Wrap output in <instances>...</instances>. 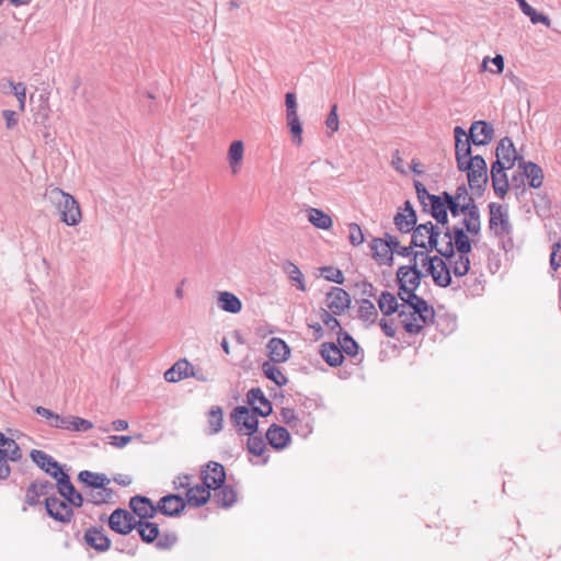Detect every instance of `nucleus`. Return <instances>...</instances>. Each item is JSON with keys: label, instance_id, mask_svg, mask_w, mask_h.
<instances>
[{"label": "nucleus", "instance_id": "47", "mask_svg": "<svg viewBox=\"0 0 561 561\" xmlns=\"http://www.w3.org/2000/svg\"><path fill=\"white\" fill-rule=\"evenodd\" d=\"M339 346L342 354L345 353L350 357H356L358 355L359 346L356 341L346 332H341L339 335Z\"/></svg>", "mask_w": 561, "mask_h": 561}, {"label": "nucleus", "instance_id": "45", "mask_svg": "<svg viewBox=\"0 0 561 561\" xmlns=\"http://www.w3.org/2000/svg\"><path fill=\"white\" fill-rule=\"evenodd\" d=\"M516 1L518 2L522 12L530 19L533 24L542 23L548 27L551 25L549 16L538 13L530 4L526 2V0Z\"/></svg>", "mask_w": 561, "mask_h": 561}, {"label": "nucleus", "instance_id": "8", "mask_svg": "<svg viewBox=\"0 0 561 561\" xmlns=\"http://www.w3.org/2000/svg\"><path fill=\"white\" fill-rule=\"evenodd\" d=\"M45 506L51 518L61 523H69L71 520L73 512L66 501L50 496L45 500Z\"/></svg>", "mask_w": 561, "mask_h": 561}, {"label": "nucleus", "instance_id": "55", "mask_svg": "<svg viewBox=\"0 0 561 561\" xmlns=\"http://www.w3.org/2000/svg\"><path fill=\"white\" fill-rule=\"evenodd\" d=\"M9 88L11 89V92L15 95V98L19 101V108L20 111L25 110V101H26V87L22 82L14 83L12 81H9Z\"/></svg>", "mask_w": 561, "mask_h": 561}, {"label": "nucleus", "instance_id": "13", "mask_svg": "<svg viewBox=\"0 0 561 561\" xmlns=\"http://www.w3.org/2000/svg\"><path fill=\"white\" fill-rule=\"evenodd\" d=\"M445 231L435 228V241H432L431 248L435 249L442 256L450 257L454 254L453 229L443 226Z\"/></svg>", "mask_w": 561, "mask_h": 561}, {"label": "nucleus", "instance_id": "49", "mask_svg": "<svg viewBox=\"0 0 561 561\" xmlns=\"http://www.w3.org/2000/svg\"><path fill=\"white\" fill-rule=\"evenodd\" d=\"M415 289L416 288H409L407 286L399 285V297L401 298L402 301L407 304L405 307L417 305L425 309L426 301L419 297L417 295H415Z\"/></svg>", "mask_w": 561, "mask_h": 561}, {"label": "nucleus", "instance_id": "63", "mask_svg": "<svg viewBox=\"0 0 561 561\" xmlns=\"http://www.w3.org/2000/svg\"><path fill=\"white\" fill-rule=\"evenodd\" d=\"M550 266L553 271L561 267V242H554L550 254Z\"/></svg>", "mask_w": 561, "mask_h": 561}, {"label": "nucleus", "instance_id": "48", "mask_svg": "<svg viewBox=\"0 0 561 561\" xmlns=\"http://www.w3.org/2000/svg\"><path fill=\"white\" fill-rule=\"evenodd\" d=\"M136 527L138 528L141 539L146 542H152L159 536V527L154 523L139 520Z\"/></svg>", "mask_w": 561, "mask_h": 561}, {"label": "nucleus", "instance_id": "50", "mask_svg": "<svg viewBox=\"0 0 561 561\" xmlns=\"http://www.w3.org/2000/svg\"><path fill=\"white\" fill-rule=\"evenodd\" d=\"M453 197L461 206V213L469 210L471 207H478L465 186H459Z\"/></svg>", "mask_w": 561, "mask_h": 561}, {"label": "nucleus", "instance_id": "24", "mask_svg": "<svg viewBox=\"0 0 561 561\" xmlns=\"http://www.w3.org/2000/svg\"><path fill=\"white\" fill-rule=\"evenodd\" d=\"M267 351L271 362L284 363L290 355V348L285 341L272 337L267 343Z\"/></svg>", "mask_w": 561, "mask_h": 561}, {"label": "nucleus", "instance_id": "3", "mask_svg": "<svg viewBox=\"0 0 561 561\" xmlns=\"http://www.w3.org/2000/svg\"><path fill=\"white\" fill-rule=\"evenodd\" d=\"M259 412L247 407H237L231 413V421L237 427L238 432L244 435H253L259 425Z\"/></svg>", "mask_w": 561, "mask_h": 561}, {"label": "nucleus", "instance_id": "22", "mask_svg": "<svg viewBox=\"0 0 561 561\" xmlns=\"http://www.w3.org/2000/svg\"><path fill=\"white\" fill-rule=\"evenodd\" d=\"M130 508L140 518H152L158 512V504L153 505L152 502L145 496H134L130 500Z\"/></svg>", "mask_w": 561, "mask_h": 561}, {"label": "nucleus", "instance_id": "33", "mask_svg": "<svg viewBox=\"0 0 561 561\" xmlns=\"http://www.w3.org/2000/svg\"><path fill=\"white\" fill-rule=\"evenodd\" d=\"M244 154V146L241 140H234L231 142L228 149V163L233 174H237L241 169V163Z\"/></svg>", "mask_w": 561, "mask_h": 561}, {"label": "nucleus", "instance_id": "29", "mask_svg": "<svg viewBox=\"0 0 561 561\" xmlns=\"http://www.w3.org/2000/svg\"><path fill=\"white\" fill-rule=\"evenodd\" d=\"M320 354L324 362L332 367L340 366L344 359L340 346L330 342L321 344Z\"/></svg>", "mask_w": 561, "mask_h": 561}, {"label": "nucleus", "instance_id": "58", "mask_svg": "<svg viewBox=\"0 0 561 561\" xmlns=\"http://www.w3.org/2000/svg\"><path fill=\"white\" fill-rule=\"evenodd\" d=\"M321 275L327 280L334 282L336 284H343V282H344L343 273L339 268H334L331 266L322 267Z\"/></svg>", "mask_w": 561, "mask_h": 561}, {"label": "nucleus", "instance_id": "54", "mask_svg": "<svg viewBox=\"0 0 561 561\" xmlns=\"http://www.w3.org/2000/svg\"><path fill=\"white\" fill-rule=\"evenodd\" d=\"M47 484L45 483H32L26 493V502L30 505H35L38 502L39 495L45 494Z\"/></svg>", "mask_w": 561, "mask_h": 561}, {"label": "nucleus", "instance_id": "2", "mask_svg": "<svg viewBox=\"0 0 561 561\" xmlns=\"http://www.w3.org/2000/svg\"><path fill=\"white\" fill-rule=\"evenodd\" d=\"M401 307L402 308L399 311L400 321L404 330L411 334L419 333L423 325L433 319V310L430 308L427 302H425V309L417 305L410 307L402 305Z\"/></svg>", "mask_w": 561, "mask_h": 561}, {"label": "nucleus", "instance_id": "4", "mask_svg": "<svg viewBox=\"0 0 561 561\" xmlns=\"http://www.w3.org/2000/svg\"><path fill=\"white\" fill-rule=\"evenodd\" d=\"M490 220L489 228L497 237H505L512 232V225L507 211L496 203L489 205Z\"/></svg>", "mask_w": 561, "mask_h": 561}, {"label": "nucleus", "instance_id": "36", "mask_svg": "<svg viewBox=\"0 0 561 561\" xmlns=\"http://www.w3.org/2000/svg\"><path fill=\"white\" fill-rule=\"evenodd\" d=\"M282 268L289 278V280L293 283V285H295L298 290H307L305 276L300 268L295 263H293L291 261H285L282 265Z\"/></svg>", "mask_w": 561, "mask_h": 561}, {"label": "nucleus", "instance_id": "7", "mask_svg": "<svg viewBox=\"0 0 561 561\" xmlns=\"http://www.w3.org/2000/svg\"><path fill=\"white\" fill-rule=\"evenodd\" d=\"M108 525L117 534L127 535L137 526V520L133 514L126 510H115L110 518Z\"/></svg>", "mask_w": 561, "mask_h": 561}, {"label": "nucleus", "instance_id": "23", "mask_svg": "<svg viewBox=\"0 0 561 561\" xmlns=\"http://www.w3.org/2000/svg\"><path fill=\"white\" fill-rule=\"evenodd\" d=\"M266 439L273 448L280 450L289 444L290 435L285 427L273 424L266 432Z\"/></svg>", "mask_w": 561, "mask_h": 561}, {"label": "nucleus", "instance_id": "40", "mask_svg": "<svg viewBox=\"0 0 561 561\" xmlns=\"http://www.w3.org/2000/svg\"><path fill=\"white\" fill-rule=\"evenodd\" d=\"M78 479L91 489H96L110 484L111 480L104 473H94L83 470L79 473Z\"/></svg>", "mask_w": 561, "mask_h": 561}, {"label": "nucleus", "instance_id": "26", "mask_svg": "<svg viewBox=\"0 0 561 561\" xmlns=\"http://www.w3.org/2000/svg\"><path fill=\"white\" fill-rule=\"evenodd\" d=\"M210 489L204 483L191 486L186 491L187 504L194 507H201L205 505L210 499Z\"/></svg>", "mask_w": 561, "mask_h": 561}, {"label": "nucleus", "instance_id": "25", "mask_svg": "<svg viewBox=\"0 0 561 561\" xmlns=\"http://www.w3.org/2000/svg\"><path fill=\"white\" fill-rule=\"evenodd\" d=\"M248 402L261 416H267L272 412L271 402L264 397L262 390L259 388L251 389L248 392Z\"/></svg>", "mask_w": 561, "mask_h": 561}, {"label": "nucleus", "instance_id": "59", "mask_svg": "<svg viewBox=\"0 0 561 561\" xmlns=\"http://www.w3.org/2000/svg\"><path fill=\"white\" fill-rule=\"evenodd\" d=\"M320 319L324 323V325L331 331L339 330V334L342 332L340 322L337 319L331 314L328 310L322 309L320 312Z\"/></svg>", "mask_w": 561, "mask_h": 561}, {"label": "nucleus", "instance_id": "44", "mask_svg": "<svg viewBox=\"0 0 561 561\" xmlns=\"http://www.w3.org/2000/svg\"><path fill=\"white\" fill-rule=\"evenodd\" d=\"M262 370L266 378L274 381L277 386H284L287 383L286 376L282 373L276 363L274 362H265L262 365Z\"/></svg>", "mask_w": 561, "mask_h": 561}, {"label": "nucleus", "instance_id": "34", "mask_svg": "<svg viewBox=\"0 0 561 561\" xmlns=\"http://www.w3.org/2000/svg\"><path fill=\"white\" fill-rule=\"evenodd\" d=\"M217 302L218 307L226 312L238 313L242 309L241 300L229 291H219Z\"/></svg>", "mask_w": 561, "mask_h": 561}, {"label": "nucleus", "instance_id": "57", "mask_svg": "<svg viewBox=\"0 0 561 561\" xmlns=\"http://www.w3.org/2000/svg\"><path fill=\"white\" fill-rule=\"evenodd\" d=\"M414 187L416 191L417 198L422 204L424 210H427L428 202H431V197H435L436 195L430 194L423 183L420 181L414 182Z\"/></svg>", "mask_w": 561, "mask_h": 561}, {"label": "nucleus", "instance_id": "6", "mask_svg": "<svg viewBox=\"0 0 561 561\" xmlns=\"http://www.w3.org/2000/svg\"><path fill=\"white\" fill-rule=\"evenodd\" d=\"M201 480L210 490H217L226 481L224 466L216 461H209L201 470Z\"/></svg>", "mask_w": 561, "mask_h": 561}, {"label": "nucleus", "instance_id": "56", "mask_svg": "<svg viewBox=\"0 0 561 561\" xmlns=\"http://www.w3.org/2000/svg\"><path fill=\"white\" fill-rule=\"evenodd\" d=\"M248 450L255 456H262L266 450L263 437L251 435L248 439Z\"/></svg>", "mask_w": 561, "mask_h": 561}, {"label": "nucleus", "instance_id": "38", "mask_svg": "<svg viewBox=\"0 0 561 561\" xmlns=\"http://www.w3.org/2000/svg\"><path fill=\"white\" fill-rule=\"evenodd\" d=\"M214 491V501L221 507L228 508L232 506L237 501V494L230 485L222 484L220 488Z\"/></svg>", "mask_w": 561, "mask_h": 561}, {"label": "nucleus", "instance_id": "43", "mask_svg": "<svg viewBox=\"0 0 561 561\" xmlns=\"http://www.w3.org/2000/svg\"><path fill=\"white\" fill-rule=\"evenodd\" d=\"M393 220L399 231L408 233L415 227L416 214L415 211H411L410 214L398 211Z\"/></svg>", "mask_w": 561, "mask_h": 561}, {"label": "nucleus", "instance_id": "27", "mask_svg": "<svg viewBox=\"0 0 561 561\" xmlns=\"http://www.w3.org/2000/svg\"><path fill=\"white\" fill-rule=\"evenodd\" d=\"M427 204V209L430 210L431 215L437 220L438 224L446 226L448 224V215L444 193L442 195L431 197V202H428Z\"/></svg>", "mask_w": 561, "mask_h": 561}, {"label": "nucleus", "instance_id": "62", "mask_svg": "<svg viewBox=\"0 0 561 561\" xmlns=\"http://www.w3.org/2000/svg\"><path fill=\"white\" fill-rule=\"evenodd\" d=\"M356 288L358 289V293L362 298H373L376 296V288L373 286L371 283L367 280H362L356 283Z\"/></svg>", "mask_w": 561, "mask_h": 561}, {"label": "nucleus", "instance_id": "28", "mask_svg": "<svg viewBox=\"0 0 561 561\" xmlns=\"http://www.w3.org/2000/svg\"><path fill=\"white\" fill-rule=\"evenodd\" d=\"M84 540L88 546L101 552L106 551L111 546V540L98 528L88 529L84 534Z\"/></svg>", "mask_w": 561, "mask_h": 561}, {"label": "nucleus", "instance_id": "15", "mask_svg": "<svg viewBox=\"0 0 561 561\" xmlns=\"http://www.w3.org/2000/svg\"><path fill=\"white\" fill-rule=\"evenodd\" d=\"M426 275L433 277L434 283L440 287H447L451 284L450 270L447 268V263L442 257L434 256V262L427 267Z\"/></svg>", "mask_w": 561, "mask_h": 561}, {"label": "nucleus", "instance_id": "51", "mask_svg": "<svg viewBox=\"0 0 561 561\" xmlns=\"http://www.w3.org/2000/svg\"><path fill=\"white\" fill-rule=\"evenodd\" d=\"M287 125L293 134L294 141L300 146L302 142V127L297 113L286 114Z\"/></svg>", "mask_w": 561, "mask_h": 561}, {"label": "nucleus", "instance_id": "18", "mask_svg": "<svg viewBox=\"0 0 561 561\" xmlns=\"http://www.w3.org/2000/svg\"><path fill=\"white\" fill-rule=\"evenodd\" d=\"M495 154L496 158L504 161L508 168H513L515 162L519 163V159H523V157L517 154L514 144L508 137H504L500 140Z\"/></svg>", "mask_w": 561, "mask_h": 561}, {"label": "nucleus", "instance_id": "1", "mask_svg": "<svg viewBox=\"0 0 561 561\" xmlns=\"http://www.w3.org/2000/svg\"><path fill=\"white\" fill-rule=\"evenodd\" d=\"M45 198L57 209L61 221L66 225L77 226L81 221L80 206L72 195L59 187H50L46 191Z\"/></svg>", "mask_w": 561, "mask_h": 561}, {"label": "nucleus", "instance_id": "5", "mask_svg": "<svg viewBox=\"0 0 561 561\" xmlns=\"http://www.w3.org/2000/svg\"><path fill=\"white\" fill-rule=\"evenodd\" d=\"M471 165L467 176L471 190H482L488 182V165L480 154L470 158Z\"/></svg>", "mask_w": 561, "mask_h": 561}, {"label": "nucleus", "instance_id": "20", "mask_svg": "<svg viewBox=\"0 0 561 561\" xmlns=\"http://www.w3.org/2000/svg\"><path fill=\"white\" fill-rule=\"evenodd\" d=\"M190 375H194L193 365L186 358H181L164 373V379L168 382H178L190 378Z\"/></svg>", "mask_w": 561, "mask_h": 561}, {"label": "nucleus", "instance_id": "41", "mask_svg": "<svg viewBox=\"0 0 561 561\" xmlns=\"http://www.w3.org/2000/svg\"><path fill=\"white\" fill-rule=\"evenodd\" d=\"M358 304V318L369 324L375 323L378 317L375 305L367 298H360Z\"/></svg>", "mask_w": 561, "mask_h": 561}, {"label": "nucleus", "instance_id": "31", "mask_svg": "<svg viewBox=\"0 0 561 561\" xmlns=\"http://www.w3.org/2000/svg\"><path fill=\"white\" fill-rule=\"evenodd\" d=\"M0 456L8 461H19L22 458L18 443L0 433Z\"/></svg>", "mask_w": 561, "mask_h": 561}, {"label": "nucleus", "instance_id": "30", "mask_svg": "<svg viewBox=\"0 0 561 561\" xmlns=\"http://www.w3.org/2000/svg\"><path fill=\"white\" fill-rule=\"evenodd\" d=\"M447 260V268L450 270V274L453 273L456 277L465 276L470 270V259L467 254L456 255L455 253L450 257H445Z\"/></svg>", "mask_w": 561, "mask_h": 561}, {"label": "nucleus", "instance_id": "35", "mask_svg": "<svg viewBox=\"0 0 561 561\" xmlns=\"http://www.w3.org/2000/svg\"><path fill=\"white\" fill-rule=\"evenodd\" d=\"M306 213L308 221L318 229L329 230L333 225L331 216L319 208L309 207Z\"/></svg>", "mask_w": 561, "mask_h": 561}, {"label": "nucleus", "instance_id": "37", "mask_svg": "<svg viewBox=\"0 0 561 561\" xmlns=\"http://www.w3.org/2000/svg\"><path fill=\"white\" fill-rule=\"evenodd\" d=\"M465 215L462 220L463 227L467 232L471 236H477L481 230V220H480V211L478 207H471L467 211H462Z\"/></svg>", "mask_w": 561, "mask_h": 561}, {"label": "nucleus", "instance_id": "12", "mask_svg": "<svg viewBox=\"0 0 561 561\" xmlns=\"http://www.w3.org/2000/svg\"><path fill=\"white\" fill-rule=\"evenodd\" d=\"M31 458L42 470L56 480L65 473L59 463L50 455L42 450L33 449Z\"/></svg>", "mask_w": 561, "mask_h": 561}, {"label": "nucleus", "instance_id": "14", "mask_svg": "<svg viewBox=\"0 0 561 561\" xmlns=\"http://www.w3.org/2000/svg\"><path fill=\"white\" fill-rule=\"evenodd\" d=\"M412 231L413 247L430 249L432 241H435V226L431 221L414 227Z\"/></svg>", "mask_w": 561, "mask_h": 561}, {"label": "nucleus", "instance_id": "60", "mask_svg": "<svg viewBox=\"0 0 561 561\" xmlns=\"http://www.w3.org/2000/svg\"><path fill=\"white\" fill-rule=\"evenodd\" d=\"M431 262H434V256L433 257L430 256L425 251H415L413 253V265L412 266H415L416 268H419V265H420L427 270V267L431 266Z\"/></svg>", "mask_w": 561, "mask_h": 561}, {"label": "nucleus", "instance_id": "9", "mask_svg": "<svg viewBox=\"0 0 561 561\" xmlns=\"http://www.w3.org/2000/svg\"><path fill=\"white\" fill-rule=\"evenodd\" d=\"M325 304L333 314H341L350 307L351 298L343 288L332 287L327 294Z\"/></svg>", "mask_w": 561, "mask_h": 561}, {"label": "nucleus", "instance_id": "42", "mask_svg": "<svg viewBox=\"0 0 561 561\" xmlns=\"http://www.w3.org/2000/svg\"><path fill=\"white\" fill-rule=\"evenodd\" d=\"M378 307L385 316H390L394 312H399V304L393 294L389 291H382L378 298Z\"/></svg>", "mask_w": 561, "mask_h": 561}, {"label": "nucleus", "instance_id": "19", "mask_svg": "<svg viewBox=\"0 0 561 561\" xmlns=\"http://www.w3.org/2000/svg\"><path fill=\"white\" fill-rule=\"evenodd\" d=\"M491 179L494 192L501 198L505 196L510 186L512 188L520 190L522 192H524V187H522V181H519V178L517 175L512 176V180L508 181L507 175L504 171L501 172L500 174L492 175Z\"/></svg>", "mask_w": 561, "mask_h": 561}, {"label": "nucleus", "instance_id": "10", "mask_svg": "<svg viewBox=\"0 0 561 561\" xmlns=\"http://www.w3.org/2000/svg\"><path fill=\"white\" fill-rule=\"evenodd\" d=\"M494 135L493 126L485 121H476L469 128V137L476 146H485L491 142Z\"/></svg>", "mask_w": 561, "mask_h": 561}, {"label": "nucleus", "instance_id": "16", "mask_svg": "<svg viewBox=\"0 0 561 561\" xmlns=\"http://www.w3.org/2000/svg\"><path fill=\"white\" fill-rule=\"evenodd\" d=\"M57 488L60 495L71 505L80 507L83 504V496L77 492L67 473H62L57 480Z\"/></svg>", "mask_w": 561, "mask_h": 561}, {"label": "nucleus", "instance_id": "46", "mask_svg": "<svg viewBox=\"0 0 561 561\" xmlns=\"http://www.w3.org/2000/svg\"><path fill=\"white\" fill-rule=\"evenodd\" d=\"M113 492L111 489L105 486L91 489L87 494L85 499L88 502L94 504V505H101L104 503L110 502L112 499Z\"/></svg>", "mask_w": 561, "mask_h": 561}, {"label": "nucleus", "instance_id": "39", "mask_svg": "<svg viewBox=\"0 0 561 561\" xmlns=\"http://www.w3.org/2000/svg\"><path fill=\"white\" fill-rule=\"evenodd\" d=\"M453 243L454 251L457 250L459 254H469L472 250L469 236L463 231V228H453Z\"/></svg>", "mask_w": 561, "mask_h": 561}, {"label": "nucleus", "instance_id": "17", "mask_svg": "<svg viewBox=\"0 0 561 561\" xmlns=\"http://www.w3.org/2000/svg\"><path fill=\"white\" fill-rule=\"evenodd\" d=\"M186 506L182 496L176 494H168L158 502V512L165 516H178Z\"/></svg>", "mask_w": 561, "mask_h": 561}, {"label": "nucleus", "instance_id": "32", "mask_svg": "<svg viewBox=\"0 0 561 561\" xmlns=\"http://www.w3.org/2000/svg\"><path fill=\"white\" fill-rule=\"evenodd\" d=\"M375 251V254L380 257L387 256L392 251H398L400 248V242L396 237L390 234H386V239H375L373 244L370 245Z\"/></svg>", "mask_w": 561, "mask_h": 561}, {"label": "nucleus", "instance_id": "64", "mask_svg": "<svg viewBox=\"0 0 561 561\" xmlns=\"http://www.w3.org/2000/svg\"><path fill=\"white\" fill-rule=\"evenodd\" d=\"M348 229H350V236H348L350 242L353 245L362 244L364 242V234H363L360 227L357 224H351L348 226Z\"/></svg>", "mask_w": 561, "mask_h": 561}, {"label": "nucleus", "instance_id": "21", "mask_svg": "<svg viewBox=\"0 0 561 561\" xmlns=\"http://www.w3.org/2000/svg\"><path fill=\"white\" fill-rule=\"evenodd\" d=\"M425 275L415 266H401L398 268L397 278L401 286L409 288H417L420 286L421 278Z\"/></svg>", "mask_w": 561, "mask_h": 561}, {"label": "nucleus", "instance_id": "11", "mask_svg": "<svg viewBox=\"0 0 561 561\" xmlns=\"http://www.w3.org/2000/svg\"><path fill=\"white\" fill-rule=\"evenodd\" d=\"M518 170L520 171L519 175H517L519 181L523 182V178H526L529 186L534 188H538L542 185L543 171L538 164L519 159Z\"/></svg>", "mask_w": 561, "mask_h": 561}, {"label": "nucleus", "instance_id": "61", "mask_svg": "<svg viewBox=\"0 0 561 561\" xmlns=\"http://www.w3.org/2000/svg\"><path fill=\"white\" fill-rule=\"evenodd\" d=\"M455 156L456 157H472L471 156V139L465 138L463 140L455 141Z\"/></svg>", "mask_w": 561, "mask_h": 561}, {"label": "nucleus", "instance_id": "53", "mask_svg": "<svg viewBox=\"0 0 561 561\" xmlns=\"http://www.w3.org/2000/svg\"><path fill=\"white\" fill-rule=\"evenodd\" d=\"M93 428V423L89 420L69 415V427L68 431L70 432H87L89 430Z\"/></svg>", "mask_w": 561, "mask_h": 561}, {"label": "nucleus", "instance_id": "52", "mask_svg": "<svg viewBox=\"0 0 561 561\" xmlns=\"http://www.w3.org/2000/svg\"><path fill=\"white\" fill-rule=\"evenodd\" d=\"M208 423L213 433H218L222 428V410L219 407H213L208 413Z\"/></svg>", "mask_w": 561, "mask_h": 561}]
</instances>
